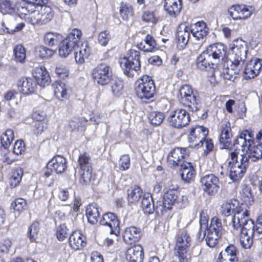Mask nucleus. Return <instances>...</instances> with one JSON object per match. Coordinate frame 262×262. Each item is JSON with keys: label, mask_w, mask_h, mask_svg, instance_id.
I'll list each match as a JSON object with an SVG mask.
<instances>
[{"label": "nucleus", "mask_w": 262, "mask_h": 262, "mask_svg": "<svg viewBox=\"0 0 262 262\" xmlns=\"http://www.w3.org/2000/svg\"><path fill=\"white\" fill-rule=\"evenodd\" d=\"M79 182L82 186L93 184L96 180V174L93 173V169L78 170Z\"/></svg>", "instance_id": "37"}, {"label": "nucleus", "mask_w": 262, "mask_h": 262, "mask_svg": "<svg viewBox=\"0 0 262 262\" xmlns=\"http://www.w3.org/2000/svg\"><path fill=\"white\" fill-rule=\"evenodd\" d=\"M85 215L89 223L94 225L97 223L100 214L97 207L89 204L86 208Z\"/></svg>", "instance_id": "41"}, {"label": "nucleus", "mask_w": 262, "mask_h": 262, "mask_svg": "<svg viewBox=\"0 0 262 262\" xmlns=\"http://www.w3.org/2000/svg\"><path fill=\"white\" fill-rule=\"evenodd\" d=\"M24 174L21 168H16L12 170L9 178V182L11 188H15L20 184Z\"/></svg>", "instance_id": "44"}, {"label": "nucleus", "mask_w": 262, "mask_h": 262, "mask_svg": "<svg viewBox=\"0 0 262 262\" xmlns=\"http://www.w3.org/2000/svg\"><path fill=\"white\" fill-rule=\"evenodd\" d=\"M229 225L234 230L240 231L242 234L254 235L255 233L254 224L249 219V213L246 209L236 212L232 217Z\"/></svg>", "instance_id": "1"}, {"label": "nucleus", "mask_w": 262, "mask_h": 262, "mask_svg": "<svg viewBox=\"0 0 262 262\" xmlns=\"http://www.w3.org/2000/svg\"><path fill=\"white\" fill-rule=\"evenodd\" d=\"M230 49L233 59L244 61L247 58L246 42L241 39H236L230 45Z\"/></svg>", "instance_id": "17"}, {"label": "nucleus", "mask_w": 262, "mask_h": 262, "mask_svg": "<svg viewBox=\"0 0 262 262\" xmlns=\"http://www.w3.org/2000/svg\"><path fill=\"white\" fill-rule=\"evenodd\" d=\"M125 258L128 262H143L144 251L141 245L137 244L128 248L125 252Z\"/></svg>", "instance_id": "24"}, {"label": "nucleus", "mask_w": 262, "mask_h": 262, "mask_svg": "<svg viewBox=\"0 0 262 262\" xmlns=\"http://www.w3.org/2000/svg\"><path fill=\"white\" fill-rule=\"evenodd\" d=\"M17 86L20 92L24 95L34 93L37 88V83L32 77H22L17 82Z\"/></svg>", "instance_id": "22"}, {"label": "nucleus", "mask_w": 262, "mask_h": 262, "mask_svg": "<svg viewBox=\"0 0 262 262\" xmlns=\"http://www.w3.org/2000/svg\"><path fill=\"white\" fill-rule=\"evenodd\" d=\"M206 230V244L209 247L213 248L217 244L219 239L221 236L222 234H218L211 230L207 229Z\"/></svg>", "instance_id": "52"}, {"label": "nucleus", "mask_w": 262, "mask_h": 262, "mask_svg": "<svg viewBox=\"0 0 262 262\" xmlns=\"http://www.w3.org/2000/svg\"><path fill=\"white\" fill-rule=\"evenodd\" d=\"M119 15L121 18L125 21H128L134 16L133 6L128 3L121 2L119 7Z\"/></svg>", "instance_id": "39"}, {"label": "nucleus", "mask_w": 262, "mask_h": 262, "mask_svg": "<svg viewBox=\"0 0 262 262\" xmlns=\"http://www.w3.org/2000/svg\"><path fill=\"white\" fill-rule=\"evenodd\" d=\"M190 29L193 36L198 40L203 39L208 32V29L203 21H198L192 25Z\"/></svg>", "instance_id": "31"}, {"label": "nucleus", "mask_w": 262, "mask_h": 262, "mask_svg": "<svg viewBox=\"0 0 262 262\" xmlns=\"http://www.w3.org/2000/svg\"><path fill=\"white\" fill-rule=\"evenodd\" d=\"M99 223L101 225L109 227L111 234H115L116 236L120 234V221L115 213H105L100 219Z\"/></svg>", "instance_id": "13"}, {"label": "nucleus", "mask_w": 262, "mask_h": 262, "mask_svg": "<svg viewBox=\"0 0 262 262\" xmlns=\"http://www.w3.org/2000/svg\"><path fill=\"white\" fill-rule=\"evenodd\" d=\"M239 156L248 157V162H256L262 158V143L257 145H251L245 149L241 150Z\"/></svg>", "instance_id": "23"}, {"label": "nucleus", "mask_w": 262, "mask_h": 262, "mask_svg": "<svg viewBox=\"0 0 262 262\" xmlns=\"http://www.w3.org/2000/svg\"><path fill=\"white\" fill-rule=\"evenodd\" d=\"M68 243L69 246L73 250H81L86 246L87 239L80 230H75L70 235Z\"/></svg>", "instance_id": "16"}, {"label": "nucleus", "mask_w": 262, "mask_h": 262, "mask_svg": "<svg viewBox=\"0 0 262 262\" xmlns=\"http://www.w3.org/2000/svg\"><path fill=\"white\" fill-rule=\"evenodd\" d=\"M190 29L185 24H180L177 30L176 39L179 50L183 49L188 43L190 36Z\"/></svg>", "instance_id": "20"}, {"label": "nucleus", "mask_w": 262, "mask_h": 262, "mask_svg": "<svg viewBox=\"0 0 262 262\" xmlns=\"http://www.w3.org/2000/svg\"><path fill=\"white\" fill-rule=\"evenodd\" d=\"M208 229V219L204 212L200 213V229L197 233L199 239H203L206 236V230Z\"/></svg>", "instance_id": "50"}, {"label": "nucleus", "mask_w": 262, "mask_h": 262, "mask_svg": "<svg viewBox=\"0 0 262 262\" xmlns=\"http://www.w3.org/2000/svg\"><path fill=\"white\" fill-rule=\"evenodd\" d=\"M220 255L224 256L225 261L238 262L236 248L233 245H229L227 246L224 251L220 253Z\"/></svg>", "instance_id": "46"}, {"label": "nucleus", "mask_w": 262, "mask_h": 262, "mask_svg": "<svg viewBox=\"0 0 262 262\" xmlns=\"http://www.w3.org/2000/svg\"><path fill=\"white\" fill-rule=\"evenodd\" d=\"M157 42L154 37L150 34L146 35L144 39L136 45L140 51L145 53H151L157 49Z\"/></svg>", "instance_id": "28"}, {"label": "nucleus", "mask_w": 262, "mask_h": 262, "mask_svg": "<svg viewBox=\"0 0 262 262\" xmlns=\"http://www.w3.org/2000/svg\"><path fill=\"white\" fill-rule=\"evenodd\" d=\"M77 167L79 170L93 169L92 159L89 152L84 151L79 155L77 159Z\"/></svg>", "instance_id": "38"}, {"label": "nucleus", "mask_w": 262, "mask_h": 262, "mask_svg": "<svg viewBox=\"0 0 262 262\" xmlns=\"http://www.w3.org/2000/svg\"><path fill=\"white\" fill-rule=\"evenodd\" d=\"M166 188L168 190L165 192V209H170L177 199L178 186L175 182L171 181L167 182Z\"/></svg>", "instance_id": "26"}, {"label": "nucleus", "mask_w": 262, "mask_h": 262, "mask_svg": "<svg viewBox=\"0 0 262 262\" xmlns=\"http://www.w3.org/2000/svg\"><path fill=\"white\" fill-rule=\"evenodd\" d=\"M254 235H250L241 233L239 241L240 244L244 249L250 248L253 244V236Z\"/></svg>", "instance_id": "59"}, {"label": "nucleus", "mask_w": 262, "mask_h": 262, "mask_svg": "<svg viewBox=\"0 0 262 262\" xmlns=\"http://www.w3.org/2000/svg\"><path fill=\"white\" fill-rule=\"evenodd\" d=\"M252 8L245 5H232L228 9L230 17L234 20L245 19L252 14Z\"/></svg>", "instance_id": "18"}, {"label": "nucleus", "mask_w": 262, "mask_h": 262, "mask_svg": "<svg viewBox=\"0 0 262 262\" xmlns=\"http://www.w3.org/2000/svg\"><path fill=\"white\" fill-rule=\"evenodd\" d=\"M18 13L21 18L28 20L30 23V14L34 10V6L21 7L18 8Z\"/></svg>", "instance_id": "56"}, {"label": "nucleus", "mask_w": 262, "mask_h": 262, "mask_svg": "<svg viewBox=\"0 0 262 262\" xmlns=\"http://www.w3.org/2000/svg\"><path fill=\"white\" fill-rule=\"evenodd\" d=\"M226 48L222 43H215L209 45L205 52L217 65L223 60L226 55Z\"/></svg>", "instance_id": "15"}, {"label": "nucleus", "mask_w": 262, "mask_h": 262, "mask_svg": "<svg viewBox=\"0 0 262 262\" xmlns=\"http://www.w3.org/2000/svg\"><path fill=\"white\" fill-rule=\"evenodd\" d=\"M82 35L81 30L74 28L68 34L66 38V41L75 48L78 47Z\"/></svg>", "instance_id": "43"}, {"label": "nucleus", "mask_w": 262, "mask_h": 262, "mask_svg": "<svg viewBox=\"0 0 262 262\" xmlns=\"http://www.w3.org/2000/svg\"><path fill=\"white\" fill-rule=\"evenodd\" d=\"M69 229L65 223L58 225L56 229L55 235L57 239L60 241H63L68 236Z\"/></svg>", "instance_id": "54"}, {"label": "nucleus", "mask_w": 262, "mask_h": 262, "mask_svg": "<svg viewBox=\"0 0 262 262\" xmlns=\"http://www.w3.org/2000/svg\"><path fill=\"white\" fill-rule=\"evenodd\" d=\"M15 59L17 62L24 63L26 57V51L21 45H16L13 50Z\"/></svg>", "instance_id": "53"}, {"label": "nucleus", "mask_w": 262, "mask_h": 262, "mask_svg": "<svg viewBox=\"0 0 262 262\" xmlns=\"http://www.w3.org/2000/svg\"><path fill=\"white\" fill-rule=\"evenodd\" d=\"M141 208L146 214H151L154 213L155 206L151 195L149 193H144L141 201Z\"/></svg>", "instance_id": "40"}, {"label": "nucleus", "mask_w": 262, "mask_h": 262, "mask_svg": "<svg viewBox=\"0 0 262 262\" xmlns=\"http://www.w3.org/2000/svg\"><path fill=\"white\" fill-rule=\"evenodd\" d=\"M54 95L60 101H66L70 98V93L67 85L61 81H55L52 84Z\"/></svg>", "instance_id": "27"}, {"label": "nucleus", "mask_w": 262, "mask_h": 262, "mask_svg": "<svg viewBox=\"0 0 262 262\" xmlns=\"http://www.w3.org/2000/svg\"><path fill=\"white\" fill-rule=\"evenodd\" d=\"M40 230V223L38 221H34L29 226L27 235L31 242H36L38 238Z\"/></svg>", "instance_id": "47"}, {"label": "nucleus", "mask_w": 262, "mask_h": 262, "mask_svg": "<svg viewBox=\"0 0 262 262\" xmlns=\"http://www.w3.org/2000/svg\"><path fill=\"white\" fill-rule=\"evenodd\" d=\"M262 68V60L254 58L248 62L245 68L243 77L246 79L253 78L257 76Z\"/></svg>", "instance_id": "19"}, {"label": "nucleus", "mask_w": 262, "mask_h": 262, "mask_svg": "<svg viewBox=\"0 0 262 262\" xmlns=\"http://www.w3.org/2000/svg\"><path fill=\"white\" fill-rule=\"evenodd\" d=\"M230 157L231 161L230 163L232 162L234 165L231 167L229 177L233 182H236L243 178L249 164L248 157L239 156L237 149L230 153Z\"/></svg>", "instance_id": "7"}, {"label": "nucleus", "mask_w": 262, "mask_h": 262, "mask_svg": "<svg viewBox=\"0 0 262 262\" xmlns=\"http://www.w3.org/2000/svg\"><path fill=\"white\" fill-rule=\"evenodd\" d=\"M74 48V46L66 41V42L63 43L59 46L58 50L59 55L61 57H67Z\"/></svg>", "instance_id": "61"}, {"label": "nucleus", "mask_w": 262, "mask_h": 262, "mask_svg": "<svg viewBox=\"0 0 262 262\" xmlns=\"http://www.w3.org/2000/svg\"><path fill=\"white\" fill-rule=\"evenodd\" d=\"M26 146L24 142L21 140H18L14 143L13 148V154L16 155L23 154L25 152Z\"/></svg>", "instance_id": "64"}, {"label": "nucleus", "mask_w": 262, "mask_h": 262, "mask_svg": "<svg viewBox=\"0 0 262 262\" xmlns=\"http://www.w3.org/2000/svg\"><path fill=\"white\" fill-rule=\"evenodd\" d=\"M27 204L26 200L19 198L15 199V200L12 202L11 206L15 211L21 212L25 209Z\"/></svg>", "instance_id": "58"}, {"label": "nucleus", "mask_w": 262, "mask_h": 262, "mask_svg": "<svg viewBox=\"0 0 262 262\" xmlns=\"http://www.w3.org/2000/svg\"><path fill=\"white\" fill-rule=\"evenodd\" d=\"M254 144V134L249 130H244L237 137L234 141L233 146L234 150L237 149V151L241 152V150L245 149L248 147H251Z\"/></svg>", "instance_id": "14"}, {"label": "nucleus", "mask_w": 262, "mask_h": 262, "mask_svg": "<svg viewBox=\"0 0 262 262\" xmlns=\"http://www.w3.org/2000/svg\"><path fill=\"white\" fill-rule=\"evenodd\" d=\"M241 210H244L237 208V205L232 201H227L222 205L220 212L222 215L228 217L233 213L234 216L236 212Z\"/></svg>", "instance_id": "42"}, {"label": "nucleus", "mask_w": 262, "mask_h": 262, "mask_svg": "<svg viewBox=\"0 0 262 262\" xmlns=\"http://www.w3.org/2000/svg\"><path fill=\"white\" fill-rule=\"evenodd\" d=\"M180 166L182 179L185 182H190L194 178L196 174L192 164L190 162L183 161Z\"/></svg>", "instance_id": "29"}, {"label": "nucleus", "mask_w": 262, "mask_h": 262, "mask_svg": "<svg viewBox=\"0 0 262 262\" xmlns=\"http://www.w3.org/2000/svg\"><path fill=\"white\" fill-rule=\"evenodd\" d=\"M48 127V121L35 122L33 126L32 133L36 136L40 135Z\"/></svg>", "instance_id": "57"}, {"label": "nucleus", "mask_w": 262, "mask_h": 262, "mask_svg": "<svg viewBox=\"0 0 262 262\" xmlns=\"http://www.w3.org/2000/svg\"><path fill=\"white\" fill-rule=\"evenodd\" d=\"M91 77L93 82L98 85H108L113 79L112 67L108 63L100 62L92 70Z\"/></svg>", "instance_id": "4"}, {"label": "nucleus", "mask_w": 262, "mask_h": 262, "mask_svg": "<svg viewBox=\"0 0 262 262\" xmlns=\"http://www.w3.org/2000/svg\"><path fill=\"white\" fill-rule=\"evenodd\" d=\"M191 238L186 231L182 230L177 235L176 246L179 250L187 249L190 245Z\"/></svg>", "instance_id": "36"}, {"label": "nucleus", "mask_w": 262, "mask_h": 262, "mask_svg": "<svg viewBox=\"0 0 262 262\" xmlns=\"http://www.w3.org/2000/svg\"><path fill=\"white\" fill-rule=\"evenodd\" d=\"M189 150L187 148L177 147L172 149L167 156L168 166L174 168L182 163L184 160L189 156Z\"/></svg>", "instance_id": "11"}, {"label": "nucleus", "mask_w": 262, "mask_h": 262, "mask_svg": "<svg viewBox=\"0 0 262 262\" xmlns=\"http://www.w3.org/2000/svg\"><path fill=\"white\" fill-rule=\"evenodd\" d=\"M55 53V51L43 46L36 47L35 49V54L36 57L41 59H48Z\"/></svg>", "instance_id": "48"}, {"label": "nucleus", "mask_w": 262, "mask_h": 262, "mask_svg": "<svg viewBox=\"0 0 262 262\" xmlns=\"http://www.w3.org/2000/svg\"><path fill=\"white\" fill-rule=\"evenodd\" d=\"M142 236L141 229L136 226L126 228L123 233V239L125 243L132 245L138 242Z\"/></svg>", "instance_id": "25"}, {"label": "nucleus", "mask_w": 262, "mask_h": 262, "mask_svg": "<svg viewBox=\"0 0 262 262\" xmlns=\"http://www.w3.org/2000/svg\"><path fill=\"white\" fill-rule=\"evenodd\" d=\"M143 195V190L138 185L131 186L127 190V201L128 205L137 203Z\"/></svg>", "instance_id": "34"}, {"label": "nucleus", "mask_w": 262, "mask_h": 262, "mask_svg": "<svg viewBox=\"0 0 262 262\" xmlns=\"http://www.w3.org/2000/svg\"><path fill=\"white\" fill-rule=\"evenodd\" d=\"M31 118L36 122L48 121L46 112L40 110L33 111L31 114Z\"/></svg>", "instance_id": "62"}, {"label": "nucleus", "mask_w": 262, "mask_h": 262, "mask_svg": "<svg viewBox=\"0 0 262 262\" xmlns=\"http://www.w3.org/2000/svg\"><path fill=\"white\" fill-rule=\"evenodd\" d=\"M67 159L63 156L56 155L47 163L44 168L42 176L47 178L51 176L53 172L61 174L66 172L68 168Z\"/></svg>", "instance_id": "9"}, {"label": "nucleus", "mask_w": 262, "mask_h": 262, "mask_svg": "<svg viewBox=\"0 0 262 262\" xmlns=\"http://www.w3.org/2000/svg\"><path fill=\"white\" fill-rule=\"evenodd\" d=\"M181 0H165V10L169 16L176 17L181 8Z\"/></svg>", "instance_id": "35"}, {"label": "nucleus", "mask_w": 262, "mask_h": 262, "mask_svg": "<svg viewBox=\"0 0 262 262\" xmlns=\"http://www.w3.org/2000/svg\"><path fill=\"white\" fill-rule=\"evenodd\" d=\"M178 97L180 102L190 111H196L201 106V100L197 92L193 91L190 85H182L179 90Z\"/></svg>", "instance_id": "6"}, {"label": "nucleus", "mask_w": 262, "mask_h": 262, "mask_svg": "<svg viewBox=\"0 0 262 262\" xmlns=\"http://www.w3.org/2000/svg\"><path fill=\"white\" fill-rule=\"evenodd\" d=\"M32 75L35 82L39 86L45 87L49 85L51 82V78L46 68L43 66L36 67L33 71Z\"/></svg>", "instance_id": "21"}, {"label": "nucleus", "mask_w": 262, "mask_h": 262, "mask_svg": "<svg viewBox=\"0 0 262 262\" xmlns=\"http://www.w3.org/2000/svg\"><path fill=\"white\" fill-rule=\"evenodd\" d=\"M0 11L3 14L13 12L14 8L11 2L9 0H0Z\"/></svg>", "instance_id": "63"}, {"label": "nucleus", "mask_w": 262, "mask_h": 262, "mask_svg": "<svg viewBox=\"0 0 262 262\" xmlns=\"http://www.w3.org/2000/svg\"><path fill=\"white\" fill-rule=\"evenodd\" d=\"M212 230L218 234H222L223 226L221 220L217 216L213 217L211 220L209 227L207 229Z\"/></svg>", "instance_id": "55"}, {"label": "nucleus", "mask_w": 262, "mask_h": 262, "mask_svg": "<svg viewBox=\"0 0 262 262\" xmlns=\"http://www.w3.org/2000/svg\"><path fill=\"white\" fill-rule=\"evenodd\" d=\"M130 166V159L128 154L122 155L119 160V168L121 171L128 169Z\"/></svg>", "instance_id": "60"}, {"label": "nucleus", "mask_w": 262, "mask_h": 262, "mask_svg": "<svg viewBox=\"0 0 262 262\" xmlns=\"http://www.w3.org/2000/svg\"><path fill=\"white\" fill-rule=\"evenodd\" d=\"M200 182L203 191L209 195H214L220 188V180L218 177L213 174L203 177Z\"/></svg>", "instance_id": "12"}, {"label": "nucleus", "mask_w": 262, "mask_h": 262, "mask_svg": "<svg viewBox=\"0 0 262 262\" xmlns=\"http://www.w3.org/2000/svg\"><path fill=\"white\" fill-rule=\"evenodd\" d=\"M111 91L114 96L119 97L123 95L124 92V83L122 80L117 78L114 80L113 82H111Z\"/></svg>", "instance_id": "51"}, {"label": "nucleus", "mask_w": 262, "mask_h": 262, "mask_svg": "<svg viewBox=\"0 0 262 262\" xmlns=\"http://www.w3.org/2000/svg\"><path fill=\"white\" fill-rule=\"evenodd\" d=\"M167 122L175 128H181L185 127L190 121L189 114L184 109L171 110L167 112Z\"/></svg>", "instance_id": "10"}, {"label": "nucleus", "mask_w": 262, "mask_h": 262, "mask_svg": "<svg viewBox=\"0 0 262 262\" xmlns=\"http://www.w3.org/2000/svg\"><path fill=\"white\" fill-rule=\"evenodd\" d=\"M208 134V129L202 126H197L192 128L188 137V141L192 146L198 148L205 145L204 152L208 154L213 148V143L211 139L206 138Z\"/></svg>", "instance_id": "5"}, {"label": "nucleus", "mask_w": 262, "mask_h": 262, "mask_svg": "<svg viewBox=\"0 0 262 262\" xmlns=\"http://www.w3.org/2000/svg\"><path fill=\"white\" fill-rule=\"evenodd\" d=\"M135 93L141 100H148L154 98L156 87L151 77L144 75L136 82Z\"/></svg>", "instance_id": "3"}, {"label": "nucleus", "mask_w": 262, "mask_h": 262, "mask_svg": "<svg viewBox=\"0 0 262 262\" xmlns=\"http://www.w3.org/2000/svg\"><path fill=\"white\" fill-rule=\"evenodd\" d=\"M124 62L120 63L123 73L128 77L134 76V72L141 70V52L139 50L134 49L128 50L126 56L123 57Z\"/></svg>", "instance_id": "2"}, {"label": "nucleus", "mask_w": 262, "mask_h": 262, "mask_svg": "<svg viewBox=\"0 0 262 262\" xmlns=\"http://www.w3.org/2000/svg\"><path fill=\"white\" fill-rule=\"evenodd\" d=\"M214 66L216 67L215 62L211 59L210 57H209L205 51L202 52L197 58L196 67L202 71L214 69Z\"/></svg>", "instance_id": "30"}, {"label": "nucleus", "mask_w": 262, "mask_h": 262, "mask_svg": "<svg viewBox=\"0 0 262 262\" xmlns=\"http://www.w3.org/2000/svg\"><path fill=\"white\" fill-rule=\"evenodd\" d=\"M62 36L57 33L49 32L45 34L44 36L45 43L50 47L57 45L60 41Z\"/></svg>", "instance_id": "49"}, {"label": "nucleus", "mask_w": 262, "mask_h": 262, "mask_svg": "<svg viewBox=\"0 0 262 262\" xmlns=\"http://www.w3.org/2000/svg\"><path fill=\"white\" fill-rule=\"evenodd\" d=\"M14 139V132L11 128L7 129L0 136V142L2 147L8 149Z\"/></svg>", "instance_id": "45"}, {"label": "nucleus", "mask_w": 262, "mask_h": 262, "mask_svg": "<svg viewBox=\"0 0 262 262\" xmlns=\"http://www.w3.org/2000/svg\"><path fill=\"white\" fill-rule=\"evenodd\" d=\"M230 124L227 122L224 124L220 135L219 142L221 148H227L231 143V134Z\"/></svg>", "instance_id": "32"}, {"label": "nucleus", "mask_w": 262, "mask_h": 262, "mask_svg": "<svg viewBox=\"0 0 262 262\" xmlns=\"http://www.w3.org/2000/svg\"><path fill=\"white\" fill-rule=\"evenodd\" d=\"M54 13L52 8L45 4L34 6L30 14V24L41 26L49 23L53 19Z\"/></svg>", "instance_id": "8"}, {"label": "nucleus", "mask_w": 262, "mask_h": 262, "mask_svg": "<svg viewBox=\"0 0 262 262\" xmlns=\"http://www.w3.org/2000/svg\"><path fill=\"white\" fill-rule=\"evenodd\" d=\"M91 54V48L88 42L81 43L79 50L75 52V59L78 64H83Z\"/></svg>", "instance_id": "33"}]
</instances>
